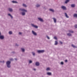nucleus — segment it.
Instances as JSON below:
<instances>
[{
    "instance_id": "nucleus-23",
    "label": "nucleus",
    "mask_w": 77,
    "mask_h": 77,
    "mask_svg": "<svg viewBox=\"0 0 77 77\" xmlns=\"http://www.w3.org/2000/svg\"><path fill=\"white\" fill-rule=\"evenodd\" d=\"M12 2L13 3H18V2H17L16 1H12Z\"/></svg>"
},
{
    "instance_id": "nucleus-13",
    "label": "nucleus",
    "mask_w": 77,
    "mask_h": 77,
    "mask_svg": "<svg viewBox=\"0 0 77 77\" xmlns=\"http://www.w3.org/2000/svg\"><path fill=\"white\" fill-rule=\"evenodd\" d=\"M69 0H66L65 2V3L66 4H67L69 2Z\"/></svg>"
},
{
    "instance_id": "nucleus-35",
    "label": "nucleus",
    "mask_w": 77,
    "mask_h": 77,
    "mask_svg": "<svg viewBox=\"0 0 77 77\" xmlns=\"http://www.w3.org/2000/svg\"><path fill=\"white\" fill-rule=\"evenodd\" d=\"M46 37L48 39H50V38H49V37H48V36L46 35Z\"/></svg>"
},
{
    "instance_id": "nucleus-29",
    "label": "nucleus",
    "mask_w": 77,
    "mask_h": 77,
    "mask_svg": "<svg viewBox=\"0 0 77 77\" xmlns=\"http://www.w3.org/2000/svg\"><path fill=\"white\" fill-rule=\"evenodd\" d=\"M32 63V60H29V63Z\"/></svg>"
},
{
    "instance_id": "nucleus-28",
    "label": "nucleus",
    "mask_w": 77,
    "mask_h": 77,
    "mask_svg": "<svg viewBox=\"0 0 77 77\" xmlns=\"http://www.w3.org/2000/svg\"><path fill=\"white\" fill-rule=\"evenodd\" d=\"M32 53L33 56H35V53L32 52Z\"/></svg>"
},
{
    "instance_id": "nucleus-6",
    "label": "nucleus",
    "mask_w": 77,
    "mask_h": 77,
    "mask_svg": "<svg viewBox=\"0 0 77 77\" xmlns=\"http://www.w3.org/2000/svg\"><path fill=\"white\" fill-rule=\"evenodd\" d=\"M5 36L3 35H1V32H0V39H4Z\"/></svg>"
},
{
    "instance_id": "nucleus-15",
    "label": "nucleus",
    "mask_w": 77,
    "mask_h": 77,
    "mask_svg": "<svg viewBox=\"0 0 77 77\" xmlns=\"http://www.w3.org/2000/svg\"><path fill=\"white\" fill-rule=\"evenodd\" d=\"M65 15L66 18H69V16H68V15L66 13H65Z\"/></svg>"
},
{
    "instance_id": "nucleus-39",
    "label": "nucleus",
    "mask_w": 77,
    "mask_h": 77,
    "mask_svg": "<svg viewBox=\"0 0 77 77\" xmlns=\"http://www.w3.org/2000/svg\"><path fill=\"white\" fill-rule=\"evenodd\" d=\"M67 61H68V60H65V62H67Z\"/></svg>"
},
{
    "instance_id": "nucleus-17",
    "label": "nucleus",
    "mask_w": 77,
    "mask_h": 77,
    "mask_svg": "<svg viewBox=\"0 0 77 77\" xmlns=\"http://www.w3.org/2000/svg\"><path fill=\"white\" fill-rule=\"evenodd\" d=\"M36 66H39V63L38 62H36L35 63Z\"/></svg>"
},
{
    "instance_id": "nucleus-42",
    "label": "nucleus",
    "mask_w": 77,
    "mask_h": 77,
    "mask_svg": "<svg viewBox=\"0 0 77 77\" xmlns=\"http://www.w3.org/2000/svg\"><path fill=\"white\" fill-rule=\"evenodd\" d=\"M43 9H45V7H44V8H43Z\"/></svg>"
},
{
    "instance_id": "nucleus-40",
    "label": "nucleus",
    "mask_w": 77,
    "mask_h": 77,
    "mask_svg": "<svg viewBox=\"0 0 77 77\" xmlns=\"http://www.w3.org/2000/svg\"><path fill=\"white\" fill-rule=\"evenodd\" d=\"M33 70H34V71H36V69H33Z\"/></svg>"
},
{
    "instance_id": "nucleus-36",
    "label": "nucleus",
    "mask_w": 77,
    "mask_h": 77,
    "mask_svg": "<svg viewBox=\"0 0 77 77\" xmlns=\"http://www.w3.org/2000/svg\"><path fill=\"white\" fill-rule=\"evenodd\" d=\"M60 44H62V42L61 41H60Z\"/></svg>"
},
{
    "instance_id": "nucleus-3",
    "label": "nucleus",
    "mask_w": 77,
    "mask_h": 77,
    "mask_svg": "<svg viewBox=\"0 0 77 77\" xmlns=\"http://www.w3.org/2000/svg\"><path fill=\"white\" fill-rule=\"evenodd\" d=\"M44 51H44V50H38L37 51L38 53L39 54L44 53Z\"/></svg>"
},
{
    "instance_id": "nucleus-10",
    "label": "nucleus",
    "mask_w": 77,
    "mask_h": 77,
    "mask_svg": "<svg viewBox=\"0 0 77 77\" xmlns=\"http://www.w3.org/2000/svg\"><path fill=\"white\" fill-rule=\"evenodd\" d=\"M53 20H54V22L55 23H56L57 22V20H56V19L55 18H53Z\"/></svg>"
},
{
    "instance_id": "nucleus-41",
    "label": "nucleus",
    "mask_w": 77,
    "mask_h": 77,
    "mask_svg": "<svg viewBox=\"0 0 77 77\" xmlns=\"http://www.w3.org/2000/svg\"><path fill=\"white\" fill-rule=\"evenodd\" d=\"M15 60H17V58H15Z\"/></svg>"
},
{
    "instance_id": "nucleus-43",
    "label": "nucleus",
    "mask_w": 77,
    "mask_h": 77,
    "mask_svg": "<svg viewBox=\"0 0 77 77\" xmlns=\"http://www.w3.org/2000/svg\"><path fill=\"white\" fill-rule=\"evenodd\" d=\"M3 63H4L5 62V61H3Z\"/></svg>"
},
{
    "instance_id": "nucleus-5",
    "label": "nucleus",
    "mask_w": 77,
    "mask_h": 77,
    "mask_svg": "<svg viewBox=\"0 0 77 77\" xmlns=\"http://www.w3.org/2000/svg\"><path fill=\"white\" fill-rule=\"evenodd\" d=\"M31 25L32 27H35L36 29H37V28H38V26L35 25L33 24H31Z\"/></svg>"
},
{
    "instance_id": "nucleus-19",
    "label": "nucleus",
    "mask_w": 77,
    "mask_h": 77,
    "mask_svg": "<svg viewBox=\"0 0 77 77\" xmlns=\"http://www.w3.org/2000/svg\"><path fill=\"white\" fill-rule=\"evenodd\" d=\"M69 33H74V31H72L71 30H69Z\"/></svg>"
},
{
    "instance_id": "nucleus-25",
    "label": "nucleus",
    "mask_w": 77,
    "mask_h": 77,
    "mask_svg": "<svg viewBox=\"0 0 77 77\" xmlns=\"http://www.w3.org/2000/svg\"><path fill=\"white\" fill-rule=\"evenodd\" d=\"M71 6L72 8H74L75 7V5L72 4L71 5Z\"/></svg>"
},
{
    "instance_id": "nucleus-18",
    "label": "nucleus",
    "mask_w": 77,
    "mask_h": 77,
    "mask_svg": "<svg viewBox=\"0 0 77 77\" xmlns=\"http://www.w3.org/2000/svg\"><path fill=\"white\" fill-rule=\"evenodd\" d=\"M22 6H23V7H25V8H26V7H27V6L26 5L24 4H23L22 5Z\"/></svg>"
},
{
    "instance_id": "nucleus-1",
    "label": "nucleus",
    "mask_w": 77,
    "mask_h": 77,
    "mask_svg": "<svg viewBox=\"0 0 77 77\" xmlns=\"http://www.w3.org/2000/svg\"><path fill=\"white\" fill-rule=\"evenodd\" d=\"M19 11H23V12H21V15H23V16H24V15H26V12H27V11L25 10V9L23 8H20Z\"/></svg>"
},
{
    "instance_id": "nucleus-14",
    "label": "nucleus",
    "mask_w": 77,
    "mask_h": 77,
    "mask_svg": "<svg viewBox=\"0 0 77 77\" xmlns=\"http://www.w3.org/2000/svg\"><path fill=\"white\" fill-rule=\"evenodd\" d=\"M67 35L68 36H72V34L70 33H68L67 34Z\"/></svg>"
},
{
    "instance_id": "nucleus-44",
    "label": "nucleus",
    "mask_w": 77,
    "mask_h": 77,
    "mask_svg": "<svg viewBox=\"0 0 77 77\" xmlns=\"http://www.w3.org/2000/svg\"><path fill=\"white\" fill-rule=\"evenodd\" d=\"M0 62H2V61H0Z\"/></svg>"
},
{
    "instance_id": "nucleus-30",
    "label": "nucleus",
    "mask_w": 77,
    "mask_h": 77,
    "mask_svg": "<svg viewBox=\"0 0 77 77\" xmlns=\"http://www.w3.org/2000/svg\"><path fill=\"white\" fill-rule=\"evenodd\" d=\"M72 47H73V48H76V47H75L74 45H72Z\"/></svg>"
},
{
    "instance_id": "nucleus-11",
    "label": "nucleus",
    "mask_w": 77,
    "mask_h": 77,
    "mask_svg": "<svg viewBox=\"0 0 77 77\" xmlns=\"http://www.w3.org/2000/svg\"><path fill=\"white\" fill-rule=\"evenodd\" d=\"M8 10L9 12H12L13 11V10L11 8H8Z\"/></svg>"
},
{
    "instance_id": "nucleus-20",
    "label": "nucleus",
    "mask_w": 77,
    "mask_h": 77,
    "mask_svg": "<svg viewBox=\"0 0 77 77\" xmlns=\"http://www.w3.org/2000/svg\"><path fill=\"white\" fill-rule=\"evenodd\" d=\"M58 44V42H57V41H55V42L54 45H57Z\"/></svg>"
},
{
    "instance_id": "nucleus-7",
    "label": "nucleus",
    "mask_w": 77,
    "mask_h": 77,
    "mask_svg": "<svg viewBox=\"0 0 77 77\" xmlns=\"http://www.w3.org/2000/svg\"><path fill=\"white\" fill-rule=\"evenodd\" d=\"M61 8L63 10H66V7L64 6H62L61 7Z\"/></svg>"
},
{
    "instance_id": "nucleus-24",
    "label": "nucleus",
    "mask_w": 77,
    "mask_h": 77,
    "mask_svg": "<svg viewBox=\"0 0 77 77\" xmlns=\"http://www.w3.org/2000/svg\"><path fill=\"white\" fill-rule=\"evenodd\" d=\"M8 33L10 35H12V32L11 31H10Z\"/></svg>"
},
{
    "instance_id": "nucleus-16",
    "label": "nucleus",
    "mask_w": 77,
    "mask_h": 77,
    "mask_svg": "<svg viewBox=\"0 0 77 77\" xmlns=\"http://www.w3.org/2000/svg\"><path fill=\"white\" fill-rule=\"evenodd\" d=\"M8 15H9V16H10V17H11V19H12V18H13V16H12V15H11V14H8Z\"/></svg>"
},
{
    "instance_id": "nucleus-32",
    "label": "nucleus",
    "mask_w": 77,
    "mask_h": 77,
    "mask_svg": "<svg viewBox=\"0 0 77 77\" xmlns=\"http://www.w3.org/2000/svg\"><path fill=\"white\" fill-rule=\"evenodd\" d=\"M15 46H17V47H18V46H19V45L17 43L15 44Z\"/></svg>"
},
{
    "instance_id": "nucleus-9",
    "label": "nucleus",
    "mask_w": 77,
    "mask_h": 77,
    "mask_svg": "<svg viewBox=\"0 0 77 77\" xmlns=\"http://www.w3.org/2000/svg\"><path fill=\"white\" fill-rule=\"evenodd\" d=\"M21 50L23 53H24L25 52V49L23 48H21Z\"/></svg>"
},
{
    "instance_id": "nucleus-33",
    "label": "nucleus",
    "mask_w": 77,
    "mask_h": 77,
    "mask_svg": "<svg viewBox=\"0 0 77 77\" xmlns=\"http://www.w3.org/2000/svg\"><path fill=\"white\" fill-rule=\"evenodd\" d=\"M54 39H57V37L56 36H55L54 38Z\"/></svg>"
},
{
    "instance_id": "nucleus-2",
    "label": "nucleus",
    "mask_w": 77,
    "mask_h": 77,
    "mask_svg": "<svg viewBox=\"0 0 77 77\" xmlns=\"http://www.w3.org/2000/svg\"><path fill=\"white\" fill-rule=\"evenodd\" d=\"M11 61H8L7 62L6 65L8 68H11Z\"/></svg>"
},
{
    "instance_id": "nucleus-38",
    "label": "nucleus",
    "mask_w": 77,
    "mask_h": 77,
    "mask_svg": "<svg viewBox=\"0 0 77 77\" xmlns=\"http://www.w3.org/2000/svg\"><path fill=\"white\" fill-rule=\"evenodd\" d=\"M10 60H11V61L14 60V59H12V58L10 59Z\"/></svg>"
},
{
    "instance_id": "nucleus-26",
    "label": "nucleus",
    "mask_w": 77,
    "mask_h": 77,
    "mask_svg": "<svg viewBox=\"0 0 77 77\" xmlns=\"http://www.w3.org/2000/svg\"><path fill=\"white\" fill-rule=\"evenodd\" d=\"M46 71H50V68L49 67L47 68L46 69Z\"/></svg>"
},
{
    "instance_id": "nucleus-8",
    "label": "nucleus",
    "mask_w": 77,
    "mask_h": 77,
    "mask_svg": "<svg viewBox=\"0 0 77 77\" xmlns=\"http://www.w3.org/2000/svg\"><path fill=\"white\" fill-rule=\"evenodd\" d=\"M32 33L35 36H36L37 35V33H36V32H35V31L33 30L32 31Z\"/></svg>"
},
{
    "instance_id": "nucleus-22",
    "label": "nucleus",
    "mask_w": 77,
    "mask_h": 77,
    "mask_svg": "<svg viewBox=\"0 0 77 77\" xmlns=\"http://www.w3.org/2000/svg\"><path fill=\"white\" fill-rule=\"evenodd\" d=\"M36 7H37V8H39V7H40V5L38 4H37L36 5Z\"/></svg>"
},
{
    "instance_id": "nucleus-31",
    "label": "nucleus",
    "mask_w": 77,
    "mask_h": 77,
    "mask_svg": "<svg viewBox=\"0 0 77 77\" xmlns=\"http://www.w3.org/2000/svg\"><path fill=\"white\" fill-rule=\"evenodd\" d=\"M75 28L77 29V25H75L74 26Z\"/></svg>"
},
{
    "instance_id": "nucleus-27",
    "label": "nucleus",
    "mask_w": 77,
    "mask_h": 77,
    "mask_svg": "<svg viewBox=\"0 0 77 77\" xmlns=\"http://www.w3.org/2000/svg\"><path fill=\"white\" fill-rule=\"evenodd\" d=\"M50 11H51V12H54V10H53V9H49Z\"/></svg>"
},
{
    "instance_id": "nucleus-4",
    "label": "nucleus",
    "mask_w": 77,
    "mask_h": 77,
    "mask_svg": "<svg viewBox=\"0 0 77 77\" xmlns=\"http://www.w3.org/2000/svg\"><path fill=\"white\" fill-rule=\"evenodd\" d=\"M38 19L39 21H41V22H42V23L44 22V20H43V19L41 18L38 17Z\"/></svg>"
},
{
    "instance_id": "nucleus-21",
    "label": "nucleus",
    "mask_w": 77,
    "mask_h": 77,
    "mask_svg": "<svg viewBox=\"0 0 77 77\" xmlns=\"http://www.w3.org/2000/svg\"><path fill=\"white\" fill-rule=\"evenodd\" d=\"M74 17H75V18H77V14H75L73 16Z\"/></svg>"
},
{
    "instance_id": "nucleus-34",
    "label": "nucleus",
    "mask_w": 77,
    "mask_h": 77,
    "mask_svg": "<svg viewBox=\"0 0 77 77\" xmlns=\"http://www.w3.org/2000/svg\"><path fill=\"white\" fill-rule=\"evenodd\" d=\"M19 35H22V33L21 32H19Z\"/></svg>"
},
{
    "instance_id": "nucleus-12",
    "label": "nucleus",
    "mask_w": 77,
    "mask_h": 77,
    "mask_svg": "<svg viewBox=\"0 0 77 77\" xmlns=\"http://www.w3.org/2000/svg\"><path fill=\"white\" fill-rule=\"evenodd\" d=\"M47 74L48 75H51V73L50 72H48L47 73Z\"/></svg>"
},
{
    "instance_id": "nucleus-45",
    "label": "nucleus",
    "mask_w": 77,
    "mask_h": 77,
    "mask_svg": "<svg viewBox=\"0 0 77 77\" xmlns=\"http://www.w3.org/2000/svg\"><path fill=\"white\" fill-rule=\"evenodd\" d=\"M76 12H77V11H76Z\"/></svg>"
},
{
    "instance_id": "nucleus-37",
    "label": "nucleus",
    "mask_w": 77,
    "mask_h": 77,
    "mask_svg": "<svg viewBox=\"0 0 77 77\" xmlns=\"http://www.w3.org/2000/svg\"><path fill=\"white\" fill-rule=\"evenodd\" d=\"M61 65H63V62H61Z\"/></svg>"
}]
</instances>
